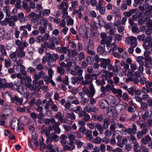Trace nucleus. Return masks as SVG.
<instances>
[{"instance_id":"63","label":"nucleus","mask_w":152,"mask_h":152,"mask_svg":"<svg viewBox=\"0 0 152 152\" xmlns=\"http://www.w3.org/2000/svg\"><path fill=\"white\" fill-rule=\"evenodd\" d=\"M63 115L60 112H58L56 115V118H58L60 121H62L63 120Z\"/></svg>"},{"instance_id":"14","label":"nucleus","mask_w":152,"mask_h":152,"mask_svg":"<svg viewBox=\"0 0 152 152\" xmlns=\"http://www.w3.org/2000/svg\"><path fill=\"white\" fill-rule=\"evenodd\" d=\"M74 112L77 113L78 114V116L79 117H83L85 114V111L83 110L81 107L80 106H77Z\"/></svg>"},{"instance_id":"12","label":"nucleus","mask_w":152,"mask_h":152,"mask_svg":"<svg viewBox=\"0 0 152 152\" xmlns=\"http://www.w3.org/2000/svg\"><path fill=\"white\" fill-rule=\"evenodd\" d=\"M148 129L147 128H143L140 131L136 132V137L138 139H141L145 135L147 132Z\"/></svg>"},{"instance_id":"57","label":"nucleus","mask_w":152,"mask_h":152,"mask_svg":"<svg viewBox=\"0 0 152 152\" xmlns=\"http://www.w3.org/2000/svg\"><path fill=\"white\" fill-rule=\"evenodd\" d=\"M129 65L128 64H127L124 66V67L122 69V71L125 74H126L127 72L129 74V72H130V71H129Z\"/></svg>"},{"instance_id":"28","label":"nucleus","mask_w":152,"mask_h":152,"mask_svg":"<svg viewBox=\"0 0 152 152\" xmlns=\"http://www.w3.org/2000/svg\"><path fill=\"white\" fill-rule=\"evenodd\" d=\"M100 75L102 77H107L108 76L110 75V77L112 76V74L110 72L109 73L108 72L104 70H102L101 72Z\"/></svg>"},{"instance_id":"18","label":"nucleus","mask_w":152,"mask_h":152,"mask_svg":"<svg viewBox=\"0 0 152 152\" xmlns=\"http://www.w3.org/2000/svg\"><path fill=\"white\" fill-rule=\"evenodd\" d=\"M1 110L4 111L5 113L3 114L2 115H4L5 117H8L12 115L13 113L12 109L10 108H8L4 109L3 107L1 108Z\"/></svg>"},{"instance_id":"30","label":"nucleus","mask_w":152,"mask_h":152,"mask_svg":"<svg viewBox=\"0 0 152 152\" xmlns=\"http://www.w3.org/2000/svg\"><path fill=\"white\" fill-rule=\"evenodd\" d=\"M0 51L2 55L4 56H6L7 55L5 48L3 44H0Z\"/></svg>"},{"instance_id":"54","label":"nucleus","mask_w":152,"mask_h":152,"mask_svg":"<svg viewBox=\"0 0 152 152\" xmlns=\"http://www.w3.org/2000/svg\"><path fill=\"white\" fill-rule=\"evenodd\" d=\"M96 126L99 131L100 134H103L104 132V129L103 127L102 126V125L100 124H96Z\"/></svg>"},{"instance_id":"15","label":"nucleus","mask_w":152,"mask_h":152,"mask_svg":"<svg viewBox=\"0 0 152 152\" xmlns=\"http://www.w3.org/2000/svg\"><path fill=\"white\" fill-rule=\"evenodd\" d=\"M100 61L101 62L100 64V66L105 69L106 68L107 65L110 63V61L109 59H106L104 58H100Z\"/></svg>"},{"instance_id":"62","label":"nucleus","mask_w":152,"mask_h":152,"mask_svg":"<svg viewBox=\"0 0 152 152\" xmlns=\"http://www.w3.org/2000/svg\"><path fill=\"white\" fill-rule=\"evenodd\" d=\"M1 118L0 119V125L1 126H4L5 124V120L7 119V118L5 117L4 115H2Z\"/></svg>"},{"instance_id":"31","label":"nucleus","mask_w":152,"mask_h":152,"mask_svg":"<svg viewBox=\"0 0 152 152\" xmlns=\"http://www.w3.org/2000/svg\"><path fill=\"white\" fill-rule=\"evenodd\" d=\"M48 20L47 18L42 17L40 19L39 23L44 26H46L48 24Z\"/></svg>"},{"instance_id":"56","label":"nucleus","mask_w":152,"mask_h":152,"mask_svg":"<svg viewBox=\"0 0 152 152\" xmlns=\"http://www.w3.org/2000/svg\"><path fill=\"white\" fill-rule=\"evenodd\" d=\"M129 140L131 143L133 144L137 142L136 138V137L133 135H130L129 138Z\"/></svg>"},{"instance_id":"21","label":"nucleus","mask_w":152,"mask_h":152,"mask_svg":"<svg viewBox=\"0 0 152 152\" xmlns=\"http://www.w3.org/2000/svg\"><path fill=\"white\" fill-rule=\"evenodd\" d=\"M32 140L29 143V146L33 149L36 148L38 145V142L36 140L37 139H34L32 138Z\"/></svg>"},{"instance_id":"40","label":"nucleus","mask_w":152,"mask_h":152,"mask_svg":"<svg viewBox=\"0 0 152 152\" xmlns=\"http://www.w3.org/2000/svg\"><path fill=\"white\" fill-rule=\"evenodd\" d=\"M51 11L49 9H45L42 11V16H48L50 13Z\"/></svg>"},{"instance_id":"55","label":"nucleus","mask_w":152,"mask_h":152,"mask_svg":"<svg viewBox=\"0 0 152 152\" xmlns=\"http://www.w3.org/2000/svg\"><path fill=\"white\" fill-rule=\"evenodd\" d=\"M82 90L86 95H87L88 97H90V93L88 88L86 86H84L82 88Z\"/></svg>"},{"instance_id":"32","label":"nucleus","mask_w":152,"mask_h":152,"mask_svg":"<svg viewBox=\"0 0 152 152\" xmlns=\"http://www.w3.org/2000/svg\"><path fill=\"white\" fill-rule=\"evenodd\" d=\"M19 69L20 70V72L19 73L21 76L22 75L23 77L26 76L27 72L25 70L26 68L24 66H22L21 67L19 68Z\"/></svg>"},{"instance_id":"48","label":"nucleus","mask_w":152,"mask_h":152,"mask_svg":"<svg viewBox=\"0 0 152 152\" xmlns=\"http://www.w3.org/2000/svg\"><path fill=\"white\" fill-rule=\"evenodd\" d=\"M9 88L11 90H13L14 88V85L12 83H6L5 85L4 88Z\"/></svg>"},{"instance_id":"41","label":"nucleus","mask_w":152,"mask_h":152,"mask_svg":"<svg viewBox=\"0 0 152 152\" xmlns=\"http://www.w3.org/2000/svg\"><path fill=\"white\" fill-rule=\"evenodd\" d=\"M97 18L98 20V24L99 25L101 26H103L104 25L105 22L104 20L101 17L100 15L98 16L97 17Z\"/></svg>"},{"instance_id":"16","label":"nucleus","mask_w":152,"mask_h":152,"mask_svg":"<svg viewBox=\"0 0 152 152\" xmlns=\"http://www.w3.org/2000/svg\"><path fill=\"white\" fill-rule=\"evenodd\" d=\"M31 77L29 76H27V75L24 77L22 76V78L20 79L21 82L23 84H25L26 85L27 83H31Z\"/></svg>"},{"instance_id":"2","label":"nucleus","mask_w":152,"mask_h":152,"mask_svg":"<svg viewBox=\"0 0 152 152\" xmlns=\"http://www.w3.org/2000/svg\"><path fill=\"white\" fill-rule=\"evenodd\" d=\"M108 83L110 84H107L105 87L102 86L100 88V91L102 92H110L111 91L112 92L114 88L113 82L112 80H108Z\"/></svg>"},{"instance_id":"4","label":"nucleus","mask_w":152,"mask_h":152,"mask_svg":"<svg viewBox=\"0 0 152 152\" xmlns=\"http://www.w3.org/2000/svg\"><path fill=\"white\" fill-rule=\"evenodd\" d=\"M46 57L47 58V61H48V65H49V63L50 62H55L56 59L59 58L57 54H53L51 55L50 53H46Z\"/></svg>"},{"instance_id":"51","label":"nucleus","mask_w":152,"mask_h":152,"mask_svg":"<svg viewBox=\"0 0 152 152\" xmlns=\"http://www.w3.org/2000/svg\"><path fill=\"white\" fill-rule=\"evenodd\" d=\"M75 148V145H72L70 146L68 145H66L64 146L63 149L65 150L72 151Z\"/></svg>"},{"instance_id":"59","label":"nucleus","mask_w":152,"mask_h":152,"mask_svg":"<svg viewBox=\"0 0 152 152\" xmlns=\"http://www.w3.org/2000/svg\"><path fill=\"white\" fill-rule=\"evenodd\" d=\"M94 117L95 119L100 121H102L104 119V116L102 115H94Z\"/></svg>"},{"instance_id":"46","label":"nucleus","mask_w":152,"mask_h":152,"mask_svg":"<svg viewBox=\"0 0 152 152\" xmlns=\"http://www.w3.org/2000/svg\"><path fill=\"white\" fill-rule=\"evenodd\" d=\"M118 46H116L115 45V42H113L111 45V49L109 51V53L111 54V53L112 52V51H116L118 48Z\"/></svg>"},{"instance_id":"45","label":"nucleus","mask_w":152,"mask_h":152,"mask_svg":"<svg viewBox=\"0 0 152 152\" xmlns=\"http://www.w3.org/2000/svg\"><path fill=\"white\" fill-rule=\"evenodd\" d=\"M50 41L52 42H54L56 44H58L60 42V39L59 38L54 37H52L50 39Z\"/></svg>"},{"instance_id":"29","label":"nucleus","mask_w":152,"mask_h":152,"mask_svg":"<svg viewBox=\"0 0 152 152\" xmlns=\"http://www.w3.org/2000/svg\"><path fill=\"white\" fill-rule=\"evenodd\" d=\"M67 139V136L65 134H62L60 136V140L61 143L63 144H66L67 142L66 140Z\"/></svg>"},{"instance_id":"6","label":"nucleus","mask_w":152,"mask_h":152,"mask_svg":"<svg viewBox=\"0 0 152 152\" xmlns=\"http://www.w3.org/2000/svg\"><path fill=\"white\" fill-rule=\"evenodd\" d=\"M74 70H72L70 72V74L73 75L77 76L78 75H82L83 70L81 67L78 65H76L74 67Z\"/></svg>"},{"instance_id":"1","label":"nucleus","mask_w":152,"mask_h":152,"mask_svg":"<svg viewBox=\"0 0 152 152\" xmlns=\"http://www.w3.org/2000/svg\"><path fill=\"white\" fill-rule=\"evenodd\" d=\"M125 43L127 45H130L134 48H135L137 45V39L134 36L128 37L126 38Z\"/></svg>"},{"instance_id":"17","label":"nucleus","mask_w":152,"mask_h":152,"mask_svg":"<svg viewBox=\"0 0 152 152\" xmlns=\"http://www.w3.org/2000/svg\"><path fill=\"white\" fill-rule=\"evenodd\" d=\"M152 116V111L150 110H146L144 114L142 115V117L144 120L148 119Z\"/></svg>"},{"instance_id":"10","label":"nucleus","mask_w":152,"mask_h":152,"mask_svg":"<svg viewBox=\"0 0 152 152\" xmlns=\"http://www.w3.org/2000/svg\"><path fill=\"white\" fill-rule=\"evenodd\" d=\"M47 137V142H50L51 141H53L55 142H57L59 140L58 136L56 135L54 132H52L50 134L46 136Z\"/></svg>"},{"instance_id":"24","label":"nucleus","mask_w":152,"mask_h":152,"mask_svg":"<svg viewBox=\"0 0 152 152\" xmlns=\"http://www.w3.org/2000/svg\"><path fill=\"white\" fill-rule=\"evenodd\" d=\"M143 18L145 21L147 22V25L148 27H151L152 26V20H151L149 16V18H147L146 15H140Z\"/></svg>"},{"instance_id":"64","label":"nucleus","mask_w":152,"mask_h":152,"mask_svg":"<svg viewBox=\"0 0 152 152\" xmlns=\"http://www.w3.org/2000/svg\"><path fill=\"white\" fill-rule=\"evenodd\" d=\"M141 128H146L147 126V124L145 121H140L139 123Z\"/></svg>"},{"instance_id":"11","label":"nucleus","mask_w":152,"mask_h":152,"mask_svg":"<svg viewBox=\"0 0 152 152\" xmlns=\"http://www.w3.org/2000/svg\"><path fill=\"white\" fill-rule=\"evenodd\" d=\"M112 40V37L111 36H107L104 39H102L100 43L101 44L104 45L105 44L107 46L109 47L110 46Z\"/></svg>"},{"instance_id":"26","label":"nucleus","mask_w":152,"mask_h":152,"mask_svg":"<svg viewBox=\"0 0 152 152\" xmlns=\"http://www.w3.org/2000/svg\"><path fill=\"white\" fill-rule=\"evenodd\" d=\"M90 98H93L96 93V90L93 85H90L89 87Z\"/></svg>"},{"instance_id":"22","label":"nucleus","mask_w":152,"mask_h":152,"mask_svg":"<svg viewBox=\"0 0 152 152\" xmlns=\"http://www.w3.org/2000/svg\"><path fill=\"white\" fill-rule=\"evenodd\" d=\"M19 124V122L18 120L16 118H13L12 121L11 125V127L14 129L18 127V125Z\"/></svg>"},{"instance_id":"25","label":"nucleus","mask_w":152,"mask_h":152,"mask_svg":"<svg viewBox=\"0 0 152 152\" xmlns=\"http://www.w3.org/2000/svg\"><path fill=\"white\" fill-rule=\"evenodd\" d=\"M148 8L149 9L148 10H146L144 12L141 13L140 15H146V16H147L146 18H149V14H150L151 12H152V6H149V7Z\"/></svg>"},{"instance_id":"9","label":"nucleus","mask_w":152,"mask_h":152,"mask_svg":"<svg viewBox=\"0 0 152 152\" xmlns=\"http://www.w3.org/2000/svg\"><path fill=\"white\" fill-rule=\"evenodd\" d=\"M17 17L14 15L10 18H6L5 20L8 23L9 25L11 26H13L15 25V22L18 20Z\"/></svg>"},{"instance_id":"58","label":"nucleus","mask_w":152,"mask_h":152,"mask_svg":"<svg viewBox=\"0 0 152 152\" xmlns=\"http://www.w3.org/2000/svg\"><path fill=\"white\" fill-rule=\"evenodd\" d=\"M67 117L72 120H75L76 119V116L73 113H68L67 114Z\"/></svg>"},{"instance_id":"37","label":"nucleus","mask_w":152,"mask_h":152,"mask_svg":"<svg viewBox=\"0 0 152 152\" xmlns=\"http://www.w3.org/2000/svg\"><path fill=\"white\" fill-rule=\"evenodd\" d=\"M107 103L106 100H102L99 103V105L102 109H104L107 107Z\"/></svg>"},{"instance_id":"53","label":"nucleus","mask_w":152,"mask_h":152,"mask_svg":"<svg viewBox=\"0 0 152 152\" xmlns=\"http://www.w3.org/2000/svg\"><path fill=\"white\" fill-rule=\"evenodd\" d=\"M53 126L47 127L46 129V131L45 132V135L46 136L50 134V132L53 131Z\"/></svg>"},{"instance_id":"43","label":"nucleus","mask_w":152,"mask_h":152,"mask_svg":"<svg viewBox=\"0 0 152 152\" xmlns=\"http://www.w3.org/2000/svg\"><path fill=\"white\" fill-rule=\"evenodd\" d=\"M57 72L60 74V75H63L65 73V69L61 67H58L57 68Z\"/></svg>"},{"instance_id":"23","label":"nucleus","mask_w":152,"mask_h":152,"mask_svg":"<svg viewBox=\"0 0 152 152\" xmlns=\"http://www.w3.org/2000/svg\"><path fill=\"white\" fill-rule=\"evenodd\" d=\"M16 53L18 57L23 58L25 56L26 53L23 50L16 49Z\"/></svg>"},{"instance_id":"33","label":"nucleus","mask_w":152,"mask_h":152,"mask_svg":"<svg viewBox=\"0 0 152 152\" xmlns=\"http://www.w3.org/2000/svg\"><path fill=\"white\" fill-rule=\"evenodd\" d=\"M112 93L118 94V95L120 97H122V91L120 89H116L114 88Z\"/></svg>"},{"instance_id":"47","label":"nucleus","mask_w":152,"mask_h":152,"mask_svg":"<svg viewBox=\"0 0 152 152\" xmlns=\"http://www.w3.org/2000/svg\"><path fill=\"white\" fill-rule=\"evenodd\" d=\"M130 67L131 68V71L129 72V74H131L136 69L137 66L135 64H131Z\"/></svg>"},{"instance_id":"52","label":"nucleus","mask_w":152,"mask_h":152,"mask_svg":"<svg viewBox=\"0 0 152 152\" xmlns=\"http://www.w3.org/2000/svg\"><path fill=\"white\" fill-rule=\"evenodd\" d=\"M96 10H99V13L101 15H103L105 14L106 12V8L105 6H103L100 7Z\"/></svg>"},{"instance_id":"5","label":"nucleus","mask_w":152,"mask_h":152,"mask_svg":"<svg viewBox=\"0 0 152 152\" xmlns=\"http://www.w3.org/2000/svg\"><path fill=\"white\" fill-rule=\"evenodd\" d=\"M92 76V75L91 74H86L84 76V80H83L82 81V85L85 86L91 84L93 80Z\"/></svg>"},{"instance_id":"34","label":"nucleus","mask_w":152,"mask_h":152,"mask_svg":"<svg viewBox=\"0 0 152 152\" xmlns=\"http://www.w3.org/2000/svg\"><path fill=\"white\" fill-rule=\"evenodd\" d=\"M97 51L100 54H102L105 52V45H103V46H99L97 49Z\"/></svg>"},{"instance_id":"13","label":"nucleus","mask_w":152,"mask_h":152,"mask_svg":"<svg viewBox=\"0 0 152 152\" xmlns=\"http://www.w3.org/2000/svg\"><path fill=\"white\" fill-rule=\"evenodd\" d=\"M45 75V73L43 71H40L38 74H35L34 77L35 80H37L40 79H42ZM36 81L34 80L33 81V83H36Z\"/></svg>"},{"instance_id":"8","label":"nucleus","mask_w":152,"mask_h":152,"mask_svg":"<svg viewBox=\"0 0 152 152\" xmlns=\"http://www.w3.org/2000/svg\"><path fill=\"white\" fill-rule=\"evenodd\" d=\"M15 43L18 47L17 49L24 50V48L28 46V43L26 41L21 42L20 41L17 39L15 41Z\"/></svg>"},{"instance_id":"60","label":"nucleus","mask_w":152,"mask_h":152,"mask_svg":"<svg viewBox=\"0 0 152 152\" xmlns=\"http://www.w3.org/2000/svg\"><path fill=\"white\" fill-rule=\"evenodd\" d=\"M10 77L12 79H15L16 77L20 79L22 78V76H21L19 73L13 74L11 75Z\"/></svg>"},{"instance_id":"49","label":"nucleus","mask_w":152,"mask_h":152,"mask_svg":"<svg viewBox=\"0 0 152 152\" xmlns=\"http://www.w3.org/2000/svg\"><path fill=\"white\" fill-rule=\"evenodd\" d=\"M11 60L9 58L4 60V66L6 68L9 67L11 66Z\"/></svg>"},{"instance_id":"44","label":"nucleus","mask_w":152,"mask_h":152,"mask_svg":"<svg viewBox=\"0 0 152 152\" xmlns=\"http://www.w3.org/2000/svg\"><path fill=\"white\" fill-rule=\"evenodd\" d=\"M68 8V6L67 3L65 2H63L60 4L59 9L63 10L67 9Z\"/></svg>"},{"instance_id":"35","label":"nucleus","mask_w":152,"mask_h":152,"mask_svg":"<svg viewBox=\"0 0 152 152\" xmlns=\"http://www.w3.org/2000/svg\"><path fill=\"white\" fill-rule=\"evenodd\" d=\"M92 131L88 130L86 132V136L87 140L89 141H91L92 140L93 136L92 134Z\"/></svg>"},{"instance_id":"3","label":"nucleus","mask_w":152,"mask_h":152,"mask_svg":"<svg viewBox=\"0 0 152 152\" xmlns=\"http://www.w3.org/2000/svg\"><path fill=\"white\" fill-rule=\"evenodd\" d=\"M106 100L107 104L110 105H117L120 102L119 99H116L114 96L111 95L108 96Z\"/></svg>"},{"instance_id":"42","label":"nucleus","mask_w":152,"mask_h":152,"mask_svg":"<svg viewBox=\"0 0 152 152\" xmlns=\"http://www.w3.org/2000/svg\"><path fill=\"white\" fill-rule=\"evenodd\" d=\"M3 10L4 12H5L6 15L8 16H9L10 15V12L9 9V6L6 5L3 8Z\"/></svg>"},{"instance_id":"61","label":"nucleus","mask_w":152,"mask_h":152,"mask_svg":"<svg viewBox=\"0 0 152 152\" xmlns=\"http://www.w3.org/2000/svg\"><path fill=\"white\" fill-rule=\"evenodd\" d=\"M121 69L119 65H115L114 66L113 72L114 73H118L120 71Z\"/></svg>"},{"instance_id":"36","label":"nucleus","mask_w":152,"mask_h":152,"mask_svg":"<svg viewBox=\"0 0 152 152\" xmlns=\"http://www.w3.org/2000/svg\"><path fill=\"white\" fill-rule=\"evenodd\" d=\"M144 58L143 56H138L136 58V61L139 63L140 65H144Z\"/></svg>"},{"instance_id":"7","label":"nucleus","mask_w":152,"mask_h":152,"mask_svg":"<svg viewBox=\"0 0 152 152\" xmlns=\"http://www.w3.org/2000/svg\"><path fill=\"white\" fill-rule=\"evenodd\" d=\"M10 100L12 103H15L16 104L20 105L23 102V99L22 98H19L16 95H15L14 96L10 97Z\"/></svg>"},{"instance_id":"38","label":"nucleus","mask_w":152,"mask_h":152,"mask_svg":"<svg viewBox=\"0 0 152 152\" xmlns=\"http://www.w3.org/2000/svg\"><path fill=\"white\" fill-rule=\"evenodd\" d=\"M7 82V80L5 78H0V88H4L5 85Z\"/></svg>"},{"instance_id":"19","label":"nucleus","mask_w":152,"mask_h":152,"mask_svg":"<svg viewBox=\"0 0 152 152\" xmlns=\"http://www.w3.org/2000/svg\"><path fill=\"white\" fill-rule=\"evenodd\" d=\"M28 128L29 131L31 133L32 135V139H36L37 138V134L35 131V128L32 126H29Z\"/></svg>"},{"instance_id":"20","label":"nucleus","mask_w":152,"mask_h":152,"mask_svg":"<svg viewBox=\"0 0 152 152\" xmlns=\"http://www.w3.org/2000/svg\"><path fill=\"white\" fill-rule=\"evenodd\" d=\"M151 140V137L149 135H147L141 138V142L142 144L146 145L150 142Z\"/></svg>"},{"instance_id":"39","label":"nucleus","mask_w":152,"mask_h":152,"mask_svg":"<svg viewBox=\"0 0 152 152\" xmlns=\"http://www.w3.org/2000/svg\"><path fill=\"white\" fill-rule=\"evenodd\" d=\"M7 82V80L5 78H0V88H4L5 85Z\"/></svg>"},{"instance_id":"27","label":"nucleus","mask_w":152,"mask_h":152,"mask_svg":"<svg viewBox=\"0 0 152 152\" xmlns=\"http://www.w3.org/2000/svg\"><path fill=\"white\" fill-rule=\"evenodd\" d=\"M122 131L125 133V134H128L130 135H132L133 134H134V132L131 128H126V127H124L123 129H122Z\"/></svg>"},{"instance_id":"50","label":"nucleus","mask_w":152,"mask_h":152,"mask_svg":"<svg viewBox=\"0 0 152 152\" xmlns=\"http://www.w3.org/2000/svg\"><path fill=\"white\" fill-rule=\"evenodd\" d=\"M75 132H70L68 135V138L69 139L70 141H73L75 138Z\"/></svg>"}]
</instances>
